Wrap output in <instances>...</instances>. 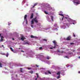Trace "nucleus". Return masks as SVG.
Masks as SVG:
<instances>
[{
	"label": "nucleus",
	"instance_id": "obj_1",
	"mask_svg": "<svg viewBox=\"0 0 80 80\" xmlns=\"http://www.w3.org/2000/svg\"><path fill=\"white\" fill-rule=\"evenodd\" d=\"M80 0H73L72 2L74 3H76V5H77L78 4H80Z\"/></svg>",
	"mask_w": 80,
	"mask_h": 80
},
{
	"label": "nucleus",
	"instance_id": "obj_2",
	"mask_svg": "<svg viewBox=\"0 0 80 80\" xmlns=\"http://www.w3.org/2000/svg\"><path fill=\"white\" fill-rule=\"evenodd\" d=\"M63 18H66V19H68V20H72V19L71 18H67V17H63L62 19V20H63Z\"/></svg>",
	"mask_w": 80,
	"mask_h": 80
},
{
	"label": "nucleus",
	"instance_id": "obj_3",
	"mask_svg": "<svg viewBox=\"0 0 80 80\" xmlns=\"http://www.w3.org/2000/svg\"><path fill=\"white\" fill-rule=\"evenodd\" d=\"M27 15H25L24 17V20H27Z\"/></svg>",
	"mask_w": 80,
	"mask_h": 80
},
{
	"label": "nucleus",
	"instance_id": "obj_4",
	"mask_svg": "<svg viewBox=\"0 0 80 80\" xmlns=\"http://www.w3.org/2000/svg\"><path fill=\"white\" fill-rule=\"evenodd\" d=\"M0 37L1 38L0 42H3V38H4V37H3V36H0Z\"/></svg>",
	"mask_w": 80,
	"mask_h": 80
},
{
	"label": "nucleus",
	"instance_id": "obj_5",
	"mask_svg": "<svg viewBox=\"0 0 80 80\" xmlns=\"http://www.w3.org/2000/svg\"><path fill=\"white\" fill-rule=\"evenodd\" d=\"M31 38H37V37L35 36H33V35H31Z\"/></svg>",
	"mask_w": 80,
	"mask_h": 80
},
{
	"label": "nucleus",
	"instance_id": "obj_6",
	"mask_svg": "<svg viewBox=\"0 0 80 80\" xmlns=\"http://www.w3.org/2000/svg\"><path fill=\"white\" fill-rule=\"evenodd\" d=\"M33 16H34V15H33V13H32L30 18V19H32L33 18Z\"/></svg>",
	"mask_w": 80,
	"mask_h": 80
},
{
	"label": "nucleus",
	"instance_id": "obj_7",
	"mask_svg": "<svg viewBox=\"0 0 80 80\" xmlns=\"http://www.w3.org/2000/svg\"><path fill=\"white\" fill-rule=\"evenodd\" d=\"M71 38V37H70V36H69L67 38L66 40H70Z\"/></svg>",
	"mask_w": 80,
	"mask_h": 80
},
{
	"label": "nucleus",
	"instance_id": "obj_8",
	"mask_svg": "<svg viewBox=\"0 0 80 80\" xmlns=\"http://www.w3.org/2000/svg\"><path fill=\"white\" fill-rule=\"evenodd\" d=\"M54 46L53 47V48H56V46H57V47H58V45L57 44H54Z\"/></svg>",
	"mask_w": 80,
	"mask_h": 80
},
{
	"label": "nucleus",
	"instance_id": "obj_9",
	"mask_svg": "<svg viewBox=\"0 0 80 80\" xmlns=\"http://www.w3.org/2000/svg\"><path fill=\"white\" fill-rule=\"evenodd\" d=\"M38 4L37 3H36L34 4V5L32 6V8H33L34 7H35V6H36V5H37V4Z\"/></svg>",
	"mask_w": 80,
	"mask_h": 80
},
{
	"label": "nucleus",
	"instance_id": "obj_10",
	"mask_svg": "<svg viewBox=\"0 0 80 80\" xmlns=\"http://www.w3.org/2000/svg\"><path fill=\"white\" fill-rule=\"evenodd\" d=\"M25 38L23 37H21V40H22V41H23L24 40V39H25Z\"/></svg>",
	"mask_w": 80,
	"mask_h": 80
},
{
	"label": "nucleus",
	"instance_id": "obj_11",
	"mask_svg": "<svg viewBox=\"0 0 80 80\" xmlns=\"http://www.w3.org/2000/svg\"><path fill=\"white\" fill-rule=\"evenodd\" d=\"M53 43L54 44H55L57 43V42H56V41H55V40L53 41Z\"/></svg>",
	"mask_w": 80,
	"mask_h": 80
},
{
	"label": "nucleus",
	"instance_id": "obj_12",
	"mask_svg": "<svg viewBox=\"0 0 80 80\" xmlns=\"http://www.w3.org/2000/svg\"><path fill=\"white\" fill-rule=\"evenodd\" d=\"M60 72H58V73H57V75H60Z\"/></svg>",
	"mask_w": 80,
	"mask_h": 80
},
{
	"label": "nucleus",
	"instance_id": "obj_13",
	"mask_svg": "<svg viewBox=\"0 0 80 80\" xmlns=\"http://www.w3.org/2000/svg\"><path fill=\"white\" fill-rule=\"evenodd\" d=\"M2 64L0 62V68H2Z\"/></svg>",
	"mask_w": 80,
	"mask_h": 80
},
{
	"label": "nucleus",
	"instance_id": "obj_14",
	"mask_svg": "<svg viewBox=\"0 0 80 80\" xmlns=\"http://www.w3.org/2000/svg\"><path fill=\"white\" fill-rule=\"evenodd\" d=\"M59 15L60 16H62V17H64V16H63V15L62 14L59 13Z\"/></svg>",
	"mask_w": 80,
	"mask_h": 80
},
{
	"label": "nucleus",
	"instance_id": "obj_15",
	"mask_svg": "<svg viewBox=\"0 0 80 80\" xmlns=\"http://www.w3.org/2000/svg\"><path fill=\"white\" fill-rule=\"evenodd\" d=\"M34 21L33 20H32L31 21V25H32V24H34Z\"/></svg>",
	"mask_w": 80,
	"mask_h": 80
},
{
	"label": "nucleus",
	"instance_id": "obj_16",
	"mask_svg": "<svg viewBox=\"0 0 80 80\" xmlns=\"http://www.w3.org/2000/svg\"><path fill=\"white\" fill-rule=\"evenodd\" d=\"M27 44H28V42L27 41L25 42L24 45H26Z\"/></svg>",
	"mask_w": 80,
	"mask_h": 80
},
{
	"label": "nucleus",
	"instance_id": "obj_17",
	"mask_svg": "<svg viewBox=\"0 0 80 80\" xmlns=\"http://www.w3.org/2000/svg\"><path fill=\"white\" fill-rule=\"evenodd\" d=\"M23 70V68H20V71L21 72H23V70Z\"/></svg>",
	"mask_w": 80,
	"mask_h": 80
},
{
	"label": "nucleus",
	"instance_id": "obj_18",
	"mask_svg": "<svg viewBox=\"0 0 80 80\" xmlns=\"http://www.w3.org/2000/svg\"><path fill=\"white\" fill-rule=\"evenodd\" d=\"M10 50H11V51H12V52H13L14 50H13V48H10Z\"/></svg>",
	"mask_w": 80,
	"mask_h": 80
},
{
	"label": "nucleus",
	"instance_id": "obj_19",
	"mask_svg": "<svg viewBox=\"0 0 80 80\" xmlns=\"http://www.w3.org/2000/svg\"><path fill=\"white\" fill-rule=\"evenodd\" d=\"M29 73H31V74H33V71H31L29 72Z\"/></svg>",
	"mask_w": 80,
	"mask_h": 80
},
{
	"label": "nucleus",
	"instance_id": "obj_20",
	"mask_svg": "<svg viewBox=\"0 0 80 80\" xmlns=\"http://www.w3.org/2000/svg\"><path fill=\"white\" fill-rule=\"evenodd\" d=\"M51 17L52 20H53V17L52 16H51Z\"/></svg>",
	"mask_w": 80,
	"mask_h": 80
},
{
	"label": "nucleus",
	"instance_id": "obj_21",
	"mask_svg": "<svg viewBox=\"0 0 80 80\" xmlns=\"http://www.w3.org/2000/svg\"><path fill=\"white\" fill-rule=\"evenodd\" d=\"M60 75H59L57 77V79H58L59 78H60Z\"/></svg>",
	"mask_w": 80,
	"mask_h": 80
},
{
	"label": "nucleus",
	"instance_id": "obj_22",
	"mask_svg": "<svg viewBox=\"0 0 80 80\" xmlns=\"http://www.w3.org/2000/svg\"><path fill=\"white\" fill-rule=\"evenodd\" d=\"M37 19V17H35V18H33L32 20H36V19Z\"/></svg>",
	"mask_w": 80,
	"mask_h": 80
},
{
	"label": "nucleus",
	"instance_id": "obj_23",
	"mask_svg": "<svg viewBox=\"0 0 80 80\" xmlns=\"http://www.w3.org/2000/svg\"><path fill=\"white\" fill-rule=\"evenodd\" d=\"M44 13H45V14H48V13L47 12V11H44Z\"/></svg>",
	"mask_w": 80,
	"mask_h": 80
},
{
	"label": "nucleus",
	"instance_id": "obj_24",
	"mask_svg": "<svg viewBox=\"0 0 80 80\" xmlns=\"http://www.w3.org/2000/svg\"><path fill=\"white\" fill-rule=\"evenodd\" d=\"M8 53L7 52V54H6V57H8Z\"/></svg>",
	"mask_w": 80,
	"mask_h": 80
},
{
	"label": "nucleus",
	"instance_id": "obj_25",
	"mask_svg": "<svg viewBox=\"0 0 80 80\" xmlns=\"http://www.w3.org/2000/svg\"><path fill=\"white\" fill-rule=\"evenodd\" d=\"M48 73H49V74H51V72H50L49 71H48Z\"/></svg>",
	"mask_w": 80,
	"mask_h": 80
},
{
	"label": "nucleus",
	"instance_id": "obj_26",
	"mask_svg": "<svg viewBox=\"0 0 80 80\" xmlns=\"http://www.w3.org/2000/svg\"><path fill=\"white\" fill-rule=\"evenodd\" d=\"M54 27H57V24H55L54 25Z\"/></svg>",
	"mask_w": 80,
	"mask_h": 80
},
{
	"label": "nucleus",
	"instance_id": "obj_27",
	"mask_svg": "<svg viewBox=\"0 0 80 80\" xmlns=\"http://www.w3.org/2000/svg\"><path fill=\"white\" fill-rule=\"evenodd\" d=\"M47 59H48V60H49V59H50V57L48 56L47 57Z\"/></svg>",
	"mask_w": 80,
	"mask_h": 80
},
{
	"label": "nucleus",
	"instance_id": "obj_28",
	"mask_svg": "<svg viewBox=\"0 0 80 80\" xmlns=\"http://www.w3.org/2000/svg\"><path fill=\"white\" fill-rule=\"evenodd\" d=\"M44 41H45V42H47V39H44L42 40Z\"/></svg>",
	"mask_w": 80,
	"mask_h": 80
},
{
	"label": "nucleus",
	"instance_id": "obj_29",
	"mask_svg": "<svg viewBox=\"0 0 80 80\" xmlns=\"http://www.w3.org/2000/svg\"><path fill=\"white\" fill-rule=\"evenodd\" d=\"M73 35L74 37H75L76 36H75V34L74 33L73 34Z\"/></svg>",
	"mask_w": 80,
	"mask_h": 80
},
{
	"label": "nucleus",
	"instance_id": "obj_30",
	"mask_svg": "<svg viewBox=\"0 0 80 80\" xmlns=\"http://www.w3.org/2000/svg\"><path fill=\"white\" fill-rule=\"evenodd\" d=\"M70 45H74V43L71 42V43H70Z\"/></svg>",
	"mask_w": 80,
	"mask_h": 80
},
{
	"label": "nucleus",
	"instance_id": "obj_31",
	"mask_svg": "<svg viewBox=\"0 0 80 80\" xmlns=\"http://www.w3.org/2000/svg\"><path fill=\"white\" fill-rule=\"evenodd\" d=\"M42 48H43L41 47H40L39 48V50H42Z\"/></svg>",
	"mask_w": 80,
	"mask_h": 80
},
{
	"label": "nucleus",
	"instance_id": "obj_32",
	"mask_svg": "<svg viewBox=\"0 0 80 80\" xmlns=\"http://www.w3.org/2000/svg\"><path fill=\"white\" fill-rule=\"evenodd\" d=\"M28 70H30V69H32L31 68H28Z\"/></svg>",
	"mask_w": 80,
	"mask_h": 80
},
{
	"label": "nucleus",
	"instance_id": "obj_33",
	"mask_svg": "<svg viewBox=\"0 0 80 80\" xmlns=\"http://www.w3.org/2000/svg\"><path fill=\"white\" fill-rule=\"evenodd\" d=\"M34 21L35 22H36V23H37L38 22V20H34Z\"/></svg>",
	"mask_w": 80,
	"mask_h": 80
},
{
	"label": "nucleus",
	"instance_id": "obj_34",
	"mask_svg": "<svg viewBox=\"0 0 80 80\" xmlns=\"http://www.w3.org/2000/svg\"><path fill=\"white\" fill-rule=\"evenodd\" d=\"M26 24H28V21H27V20L26 21Z\"/></svg>",
	"mask_w": 80,
	"mask_h": 80
},
{
	"label": "nucleus",
	"instance_id": "obj_35",
	"mask_svg": "<svg viewBox=\"0 0 80 80\" xmlns=\"http://www.w3.org/2000/svg\"><path fill=\"white\" fill-rule=\"evenodd\" d=\"M31 26L32 28H33V25H31Z\"/></svg>",
	"mask_w": 80,
	"mask_h": 80
},
{
	"label": "nucleus",
	"instance_id": "obj_36",
	"mask_svg": "<svg viewBox=\"0 0 80 80\" xmlns=\"http://www.w3.org/2000/svg\"><path fill=\"white\" fill-rule=\"evenodd\" d=\"M53 47H50V49H53Z\"/></svg>",
	"mask_w": 80,
	"mask_h": 80
},
{
	"label": "nucleus",
	"instance_id": "obj_37",
	"mask_svg": "<svg viewBox=\"0 0 80 80\" xmlns=\"http://www.w3.org/2000/svg\"><path fill=\"white\" fill-rule=\"evenodd\" d=\"M45 75H48V73H47V72H45Z\"/></svg>",
	"mask_w": 80,
	"mask_h": 80
},
{
	"label": "nucleus",
	"instance_id": "obj_38",
	"mask_svg": "<svg viewBox=\"0 0 80 80\" xmlns=\"http://www.w3.org/2000/svg\"><path fill=\"white\" fill-rule=\"evenodd\" d=\"M36 67H38V66L37 65H36Z\"/></svg>",
	"mask_w": 80,
	"mask_h": 80
},
{
	"label": "nucleus",
	"instance_id": "obj_39",
	"mask_svg": "<svg viewBox=\"0 0 80 80\" xmlns=\"http://www.w3.org/2000/svg\"><path fill=\"white\" fill-rule=\"evenodd\" d=\"M21 52H24V51H23V50H21Z\"/></svg>",
	"mask_w": 80,
	"mask_h": 80
},
{
	"label": "nucleus",
	"instance_id": "obj_40",
	"mask_svg": "<svg viewBox=\"0 0 80 80\" xmlns=\"http://www.w3.org/2000/svg\"><path fill=\"white\" fill-rule=\"evenodd\" d=\"M66 58H68V56H65Z\"/></svg>",
	"mask_w": 80,
	"mask_h": 80
},
{
	"label": "nucleus",
	"instance_id": "obj_41",
	"mask_svg": "<svg viewBox=\"0 0 80 80\" xmlns=\"http://www.w3.org/2000/svg\"><path fill=\"white\" fill-rule=\"evenodd\" d=\"M66 67H67L68 68V67H69V66H68V65H66Z\"/></svg>",
	"mask_w": 80,
	"mask_h": 80
},
{
	"label": "nucleus",
	"instance_id": "obj_42",
	"mask_svg": "<svg viewBox=\"0 0 80 80\" xmlns=\"http://www.w3.org/2000/svg\"><path fill=\"white\" fill-rule=\"evenodd\" d=\"M72 52H70L69 53V54H72Z\"/></svg>",
	"mask_w": 80,
	"mask_h": 80
},
{
	"label": "nucleus",
	"instance_id": "obj_43",
	"mask_svg": "<svg viewBox=\"0 0 80 80\" xmlns=\"http://www.w3.org/2000/svg\"><path fill=\"white\" fill-rule=\"evenodd\" d=\"M36 75H37V76H38V73H36Z\"/></svg>",
	"mask_w": 80,
	"mask_h": 80
},
{
	"label": "nucleus",
	"instance_id": "obj_44",
	"mask_svg": "<svg viewBox=\"0 0 80 80\" xmlns=\"http://www.w3.org/2000/svg\"><path fill=\"white\" fill-rule=\"evenodd\" d=\"M63 51H62V52H60V53H63Z\"/></svg>",
	"mask_w": 80,
	"mask_h": 80
},
{
	"label": "nucleus",
	"instance_id": "obj_45",
	"mask_svg": "<svg viewBox=\"0 0 80 80\" xmlns=\"http://www.w3.org/2000/svg\"><path fill=\"white\" fill-rule=\"evenodd\" d=\"M37 80V78H35V80Z\"/></svg>",
	"mask_w": 80,
	"mask_h": 80
},
{
	"label": "nucleus",
	"instance_id": "obj_46",
	"mask_svg": "<svg viewBox=\"0 0 80 80\" xmlns=\"http://www.w3.org/2000/svg\"><path fill=\"white\" fill-rule=\"evenodd\" d=\"M78 73H80V71L78 72Z\"/></svg>",
	"mask_w": 80,
	"mask_h": 80
},
{
	"label": "nucleus",
	"instance_id": "obj_47",
	"mask_svg": "<svg viewBox=\"0 0 80 80\" xmlns=\"http://www.w3.org/2000/svg\"><path fill=\"white\" fill-rule=\"evenodd\" d=\"M37 77L38 78V75L37 76Z\"/></svg>",
	"mask_w": 80,
	"mask_h": 80
},
{
	"label": "nucleus",
	"instance_id": "obj_48",
	"mask_svg": "<svg viewBox=\"0 0 80 80\" xmlns=\"http://www.w3.org/2000/svg\"><path fill=\"white\" fill-rule=\"evenodd\" d=\"M12 40H14V38H12Z\"/></svg>",
	"mask_w": 80,
	"mask_h": 80
},
{
	"label": "nucleus",
	"instance_id": "obj_49",
	"mask_svg": "<svg viewBox=\"0 0 80 80\" xmlns=\"http://www.w3.org/2000/svg\"><path fill=\"white\" fill-rule=\"evenodd\" d=\"M1 35H2L1 34H0V37H1Z\"/></svg>",
	"mask_w": 80,
	"mask_h": 80
},
{
	"label": "nucleus",
	"instance_id": "obj_50",
	"mask_svg": "<svg viewBox=\"0 0 80 80\" xmlns=\"http://www.w3.org/2000/svg\"><path fill=\"white\" fill-rule=\"evenodd\" d=\"M2 47H4V46H3V45H2Z\"/></svg>",
	"mask_w": 80,
	"mask_h": 80
},
{
	"label": "nucleus",
	"instance_id": "obj_51",
	"mask_svg": "<svg viewBox=\"0 0 80 80\" xmlns=\"http://www.w3.org/2000/svg\"><path fill=\"white\" fill-rule=\"evenodd\" d=\"M58 52H60V51H58Z\"/></svg>",
	"mask_w": 80,
	"mask_h": 80
},
{
	"label": "nucleus",
	"instance_id": "obj_52",
	"mask_svg": "<svg viewBox=\"0 0 80 80\" xmlns=\"http://www.w3.org/2000/svg\"><path fill=\"white\" fill-rule=\"evenodd\" d=\"M79 58H80V56H79V57H78Z\"/></svg>",
	"mask_w": 80,
	"mask_h": 80
},
{
	"label": "nucleus",
	"instance_id": "obj_53",
	"mask_svg": "<svg viewBox=\"0 0 80 80\" xmlns=\"http://www.w3.org/2000/svg\"><path fill=\"white\" fill-rule=\"evenodd\" d=\"M73 24H74V25H75V23H73Z\"/></svg>",
	"mask_w": 80,
	"mask_h": 80
},
{
	"label": "nucleus",
	"instance_id": "obj_54",
	"mask_svg": "<svg viewBox=\"0 0 80 80\" xmlns=\"http://www.w3.org/2000/svg\"><path fill=\"white\" fill-rule=\"evenodd\" d=\"M10 25V24H8V25Z\"/></svg>",
	"mask_w": 80,
	"mask_h": 80
},
{
	"label": "nucleus",
	"instance_id": "obj_55",
	"mask_svg": "<svg viewBox=\"0 0 80 80\" xmlns=\"http://www.w3.org/2000/svg\"><path fill=\"white\" fill-rule=\"evenodd\" d=\"M19 49H21V48H19Z\"/></svg>",
	"mask_w": 80,
	"mask_h": 80
},
{
	"label": "nucleus",
	"instance_id": "obj_56",
	"mask_svg": "<svg viewBox=\"0 0 80 80\" xmlns=\"http://www.w3.org/2000/svg\"><path fill=\"white\" fill-rule=\"evenodd\" d=\"M3 55H5V54H3Z\"/></svg>",
	"mask_w": 80,
	"mask_h": 80
},
{
	"label": "nucleus",
	"instance_id": "obj_57",
	"mask_svg": "<svg viewBox=\"0 0 80 80\" xmlns=\"http://www.w3.org/2000/svg\"><path fill=\"white\" fill-rule=\"evenodd\" d=\"M46 8H49V7H46Z\"/></svg>",
	"mask_w": 80,
	"mask_h": 80
},
{
	"label": "nucleus",
	"instance_id": "obj_58",
	"mask_svg": "<svg viewBox=\"0 0 80 80\" xmlns=\"http://www.w3.org/2000/svg\"><path fill=\"white\" fill-rule=\"evenodd\" d=\"M46 10H47V8H46Z\"/></svg>",
	"mask_w": 80,
	"mask_h": 80
},
{
	"label": "nucleus",
	"instance_id": "obj_59",
	"mask_svg": "<svg viewBox=\"0 0 80 80\" xmlns=\"http://www.w3.org/2000/svg\"><path fill=\"white\" fill-rule=\"evenodd\" d=\"M56 29H57V28H56V29H55V30H56Z\"/></svg>",
	"mask_w": 80,
	"mask_h": 80
},
{
	"label": "nucleus",
	"instance_id": "obj_60",
	"mask_svg": "<svg viewBox=\"0 0 80 80\" xmlns=\"http://www.w3.org/2000/svg\"><path fill=\"white\" fill-rule=\"evenodd\" d=\"M49 10H50L49 9Z\"/></svg>",
	"mask_w": 80,
	"mask_h": 80
},
{
	"label": "nucleus",
	"instance_id": "obj_61",
	"mask_svg": "<svg viewBox=\"0 0 80 80\" xmlns=\"http://www.w3.org/2000/svg\"><path fill=\"white\" fill-rule=\"evenodd\" d=\"M52 22H53V20L52 21Z\"/></svg>",
	"mask_w": 80,
	"mask_h": 80
},
{
	"label": "nucleus",
	"instance_id": "obj_62",
	"mask_svg": "<svg viewBox=\"0 0 80 80\" xmlns=\"http://www.w3.org/2000/svg\"><path fill=\"white\" fill-rule=\"evenodd\" d=\"M3 48H5L4 47H3Z\"/></svg>",
	"mask_w": 80,
	"mask_h": 80
}]
</instances>
